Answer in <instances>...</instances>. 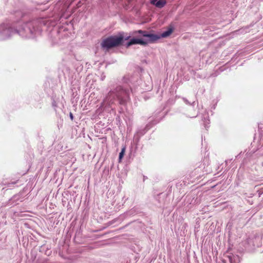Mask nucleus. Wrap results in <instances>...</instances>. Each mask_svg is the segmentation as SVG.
<instances>
[{
	"label": "nucleus",
	"mask_w": 263,
	"mask_h": 263,
	"mask_svg": "<svg viewBox=\"0 0 263 263\" xmlns=\"http://www.w3.org/2000/svg\"><path fill=\"white\" fill-rule=\"evenodd\" d=\"M123 41L122 36H110L103 40L101 43V46L102 48L108 50L120 46Z\"/></svg>",
	"instance_id": "f257e3e1"
},
{
	"label": "nucleus",
	"mask_w": 263,
	"mask_h": 263,
	"mask_svg": "<svg viewBox=\"0 0 263 263\" xmlns=\"http://www.w3.org/2000/svg\"><path fill=\"white\" fill-rule=\"evenodd\" d=\"M137 32H138L139 33L141 34L142 36L149 37V40L151 41H154L158 40V39L160 38V37L157 36V35L154 34H149L147 33V32L145 31L138 30L137 31H135L134 34L137 33Z\"/></svg>",
	"instance_id": "f03ea898"
},
{
	"label": "nucleus",
	"mask_w": 263,
	"mask_h": 263,
	"mask_svg": "<svg viewBox=\"0 0 263 263\" xmlns=\"http://www.w3.org/2000/svg\"><path fill=\"white\" fill-rule=\"evenodd\" d=\"M140 44L141 45H146L147 44V41H143L141 39H138V38H133L129 41L127 44V47L131 46V45Z\"/></svg>",
	"instance_id": "7ed1b4c3"
},
{
	"label": "nucleus",
	"mask_w": 263,
	"mask_h": 263,
	"mask_svg": "<svg viewBox=\"0 0 263 263\" xmlns=\"http://www.w3.org/2000/svg\"><path fill=\"white\" fill-rule=\"evenodd\" d=\"M166 1L165 0H152V3L153 5L156 6L158 8H162L166 4Z\"/></svg>",
	"instance_id": "20e7f679"
},
{
	"label": "nucleus",
	"mask_w": 263,
	"mask_h": 263,
	"mask_svg": "<svg viewBox=\"0 0 263 263\" xmlns=\"http://www.w3.org/2000/svg\"><path fill=\"white\" fill-rule=\"evenodd\" d=\"M172 32H173L172 28H170L168 29V30H167L166 31H164L162 33L161 37H165L168 36V35H170V34H172Z\"/></svg>",
	"instance_id": "39448f33"
},
{
	"label": "nucleus",
	"mask_w": 263,
	"mask_h": 263,
	"mask_svg": "<svg viewBox=\"0 0 263 263\" xmlns=\"http://www.w3.org/2000/svg\"><path fill=\"white\" fill-rule=\"evenodd\" d=\"M125 152V147H123L122 148L121 152L119 154V159L120 161H121L123 156L124 155Z\"/></svg>",
	"instance_id": "423d86ee"
},
{
	"label": "nucleus",
	"mask_w": 263,
	"mask_h": 263,
	"mask_svg": "<svg viewBox=\"0 0 263 263\" xmlns=\"http://www.w3.org/2000/svg\"><path fill=\"white\" fill-rule=\"evenodd\" d=\"M113 95H114V92H113V91H109V92H108V96H107V97H106V100H108V99H109V97H111V96H113Z\"/></svg>",
	"instance_id": "0eeeda50"
},
{
	"label": "nucleus",
	"mask_w": 263,
	"mask_h": 263,
	"mask_svg": "<svg viewBox=\"0 0 263 263\" xmlns=\"http://www.w3.org/2000/svg\"><path fill=\"white\" fill-rule=\"evenodd\" d=\"M70 117L71 120H73V116L71 113L70 114Z\"/></svg>",
	"instance_id": "6e6552de"
},
{
	"label": "nucleus",
	"mask_w": 263,
	"mask_h": 263,
	"mask_svg": "<svg viewBox=\"0 0 263 263\" xmlns=\"http://www.w3.org/2000/svg\"><path fill=\"white\" fill-rule=\"evenodd\" d=\"M124 103V102H123V100H121L120 103Z\"/></svg>",
	"instance_id": "1a4fd4ad"
}]
</instances>
